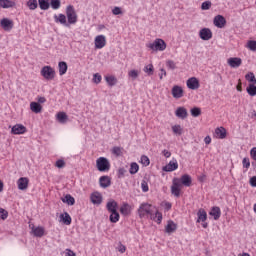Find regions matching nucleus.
<instances>
[{
	"label": "nucleus",
	"instance_id": "nucleus-34",
	"mask_svg": "<svg viewBox=\"0 0 256 256\" xmlns=\"http://www.w3.org/2000/svg\"><path fill=\"white\" fill-rule=\"evenodd\" d=\"M60 219H62L64 225H71V215L69 213L61 214Z\"/></svg>",
	"mask_w": 256,
	"mask_h": 256
},
{
	"label": "nucleus",
	"instance_id": "nucleus-17",
	"mask_svg": "<svg viewBox=\"0 0 256 256\" xmlns=\"http://www.w3.org/2000/svg\"><path fill=\"white\" fill-rule=\"evenodd\" d=\"M118 207H119V204H117V201L115 200H110L106 204V209L109 213H116Z\"/></svg>",
	"mask_w": 256,
	"mask_h": 256
},
{
	"label": "nucleus",
	"instance_id": "nucleus-8",
	"mask_svg": "<svg viewBox=\"0 0 256 256\" xmlns=\"http://www.w3.org/2000/svg\"><path fill=\"white\" fill-rule=\"evenodd\" d=\"M94 43L96 49H103L107 45V39L104 35H98L95 37Z\"/></svg>",
	"mask_w": 256,
	"mask_h": 256
},
{
	"label": "nucleus",
	"instance_id": "nucleus-2",
	"mask_svg": "<svg viewBox=\"0 0 256 256\" xmlns=\"http://www.w3.org/2000/svg\"><path fill=\"white\" fill-rule=\"evenodd\" d=\"M96 166H97L98 171H100V172L109 171V169H111V163L105 157L98 158L96 160Z\"/></svg>",
	"mask_w": 256,
	"mask_h": 256
},
{
	"label": "nucleus",
	"instance_id": "nucleus-22",
	"mask_svg": "<svg viewBox=\"0 0 256 256\" xmlns=\"http://www.w3.org/2000/svg\"><path fill=\"white\" fill-rule=\"evenodd\" d=\"M192 179L189 174H184L180 178V185H184V187H191Z\"/></svg>",
	"mask_w": 256,
	"mask_h": 256
},
{
	"label": "nucleus",
	"instance_id": "nucleus-57",
	"mask_svg": "<svg viewBox=\"0 0 256 256\" xmlns=\"http://www.w3.org/2000/svg\"><path fill=\"white\" fill-rule=\"evenodd\" d=\"M112 13L113 15H123V10H121V7L116 6L112 9Z\"/></svg>",
	"mask_w": 256,
	"mask_h": 256
},
{
	"label": "nucleus",
	"instance_id": "nucleus-6",
	"mask_svg": "<svg viewBox=\"0 0 256 256\" xmlns=\"http://www.w3.org/2000/svg\"><path fill=\"white\" fill-rule=\"evenodd\" d=\"M171 193L174 197L181 196V180H179V178H174L172 180Z\"/></svg>",
	"mask_w": 256,
	"mask_h": 256
},
{
	"label": "nucleus",
	"instance_id": "nucleus-16",
	"mask_svg": "<svg viewBox=\"0 0 256 256\" xmlns=\"http://www.w3.org/2000/svg\"><path fill=\"white\" fill-rule=\"evenodd\" d=\"M172 97H174V99H181V97H183V88L179 85L173 86Z\"/></svg>",
	"mask_w": 256,
	"mask_h": 256
},
{
	"label": "nucleus",
	"instance_id": "nucleus-59",
	"mask_svg": "<svg viewBox=\"0 0 256 256\" xmlns=\"http://www.w3.org/2000/svg\"><path fill=\"white\" fill-rule=\"evenodd\" d=\"M125 173H127V170L125 168L118 169V177L121 179V177H125Z\"/></svg>",
	"mask_w": 256,
	"mask_h": 256
},
{
	"label": "nucleus",
	"instance_id": "nucleus-56",
	"mask_svg": "<svg viewBox=\"0 0 256 256\" xmlns=\"http://www.w3.org/2000/svg\"><path fill=\"white\" fill-rule=\"evenodd\" d=\"M166 65H167L168 69H171L172 71L177 68V66L175 65V62L173 60H168L166 62Z\"/></svg>",
	"mask_w": 256,
	"mask_h": 256
},
{
	"label": "nucleus",
	"instance_id": "nucleus-32",
	"mask_svg": "<svg viewBox=\"0 0 256 256\" xmlns=\"http://www.w3.org/2000/svg\"><path fill=\"white\" fill-rule=\"evenodd\" d=\"M38 5L42 11H47L51 7L49 0H38Z\"/></svg>",
	"mask_w": 256,
	"mask_h": 256
},
{
	"label": "nucleus",
	"instance_id": "nucleus-4",
	"mask_svg": "<svg viewBox=\"0 0 256 256\" xmlns=\"http://www.w3.org/2000/svg\"><path fill=\"white\" fill-rule=\"evenodd\" d=\"M138 215L141 219H143V217H147V215H150L151 217L153 215V211L151 210V205L148 203L141 204L138 209Z\"/></svg>",
	"mask_w": 256,
	"mask_h": 256
},
{
	"label": "nucleus",
	"instance_id": "nucleus-62",
	"mask_svg": "<svg viewBox=\"0 0 256 256\" xmlns=\"http://www.w3.org/2000/svg\"><path fill=\"white\" fill-rule=\"evenodd\" d=\"M162 155H164L166 159H169V157H171V152L169 150H163Z\"/></svg>",
	"mask_w": 256,
	"mask_h": 256
},
{
	"label": "nucleus",
	"instance_id": "nucleus-24",
	"mask_svg": "<svg viewBox=\"0 0 256 256\" xmlns=\"http://www.w3.org/2000/svg\"><path fill=\"white\" fill-rule=\"evenodd\" d=\"M56 23H61V25H65V27H69V24L67 23V16L64 14H59L58 16H54Z\"/></svg>",
	"mask_w": 256,
	"mask_h": 256
},
{
	"label": "nucleus",
	"instance_id": "nucleus-23",
	"mask_svg": "<svg viewBox=\"0 0 256 256\" xmlns=\"http://www.w3.org/2000/svg\"><path fill=\"white\" fill-rule=\"evenodd\" d=\"M215 135L217 139H225L227 137V130L224 127H218L215 129Z\"/></svg>",
	"mask_w": 256,
	"mask_h": 256
},
{
	"label": "nucleus",
	"instance_id": "nucleus-37",
	"mask_svg": "<svg viewBox=\"0 0 256 256\" xmlns=\"http://www.w3.org/2000/svg\"><path fill=\"white\" fill-rule=\"evenodd\" d=\"M246 91L250 97H255L256 95V86L255 84H249L248 87L246 88Z\"/></svg>",
	"mask_w": 256,
	"mask_h": 256
},
{
	"label": "nucleus",
	"instance_id": "nucleus-53",
	"mask_svg": "<svg viewBox=\"0 0 256 256\" xmlns=\"http://www.w3.org/2000/svg\"><path fill=\"white\" fill-rule=\"evenodd\" d=\"M103 78L101 77V74L96 73L93 75V82L96 83V85H99V83H101V80Z\"/></svg>",
	"mask_w": 256,
	"mask_h": 256
},
{
	"label": "nucleus",
	"instance_id": "nucleus-58",
	"mask_svg": "<svg viewBox=\"0 0 256 256\" xmlns=\"http://www.w3.org/2000/svg\"><path fill=\"white\" fill-rule=\"evenodd\" d=\"M56 167H58V169H63V167H65V161L64 160H57L56 161Z\"/></svg>",
	"mask_w": 256,
	"mask_h": 256
},
{
	"label": "nucleus",
	"instance_id": "nucleus-20",
	"mask_svg": "<svg viewBox=\"0 0 256 256\" xmlns=\"http://www.w3.org/2000/svg\"><path fill=\"white\" fill-rule=\"evenodd\" d=\"M31 231L34 237H43L45 235V228L41 226H38V227L32 226Z\"/></svg>",
	"mask_w": 256,
	"mask_h": 256
},
{
	"label": "nucleus",
	"instance_id": "nucleus-25",
	"mask_svg": "<svg viewBox=\"0 0 256 256\" xmlns=\"http://www.w3.org/2000/svg\"><path fill=\"white\" fill-rule=\"evenodd\" d=\"M15 5V1L0 0V7H2V9H11L12 7H15Z\"/></svg>",
	"mask_w": 256,
	"mask_h": 256
},
{
	"label": "nucleus",
	"instance_id": "nucleus-14",
	"mask_svg": "<svg viewBox=\"0 0 256 256\" xmlns=\"http://www.w3.org/2000/svg\"><path fill=\"white\" fill-rule=\"evenodd\" d=\"M93 205H101L103 203V196L99 192H94L90 196Z\"/></svg>",
	"mask_w": 256,
	"mask_h": 256
},
{
	"label": "nucleus",
	"instance_id": "nucleus-39",
	"mask_svg": "<svg viewBox=\"0 0 256 256\" xmlns=\"http://www.w3.org/2000/svg\"><path fill=\"white\" fill-rule=\"evenodd\" d=\"M139 171V164L136 162L131 163L129 173L130 175H135Z\"/></svg>",
	"mask_w": 256,
	"mask_h": 256
},
{
	"label": "nucleus",
	"instance_id": "nucleus-51",
	"mask_svg": "<svg viewBox=\"0 0 256 256\" xmlns=\"http://www.w3.org/2000/svg\"><path fill=\"white\" fill-rule=\"evenodd\" d=\"M202 11H209L211 9V1H205L201 5Z\"/></svg>",
	"mask_w": 256,
	"mask_h": 256
},
{
	"label": "nucleus",
	"instance_id": "nucleus-5",
	"mask_svg": "<svg viewBox=\"0 0 256 256\" xmlns=\"http://www.w3.org/2000/svg\"><path fill=\"white\" fill-rule=\"evenodd\" d=\"M41 75L44 79H47V81H53V79H55V70L51 66H44L41 69Z\"/></svg>",
	"mask_w": 256,
	"mask_h": 256
},
{
	"label": "nucleus",
	"instance_id": "nucleus-33",
	"mask_svg": "<svg viewBox=\"0 0 256 256\" xmlns=\"http://www.w3.org/2000/svg\"><path fill=\"white\" fill-rule=\"evenodd\" d=\"M62 203H67V205H75V198L71 194H67L62 198Z\"/></svg>",
	"mask_w": 256,
	"mask_h": 256
},
{
	"label": "nucleus",
	"instance_id": "nucleus-9",
	"mask_svg": "<svg viewBox=\"0 0 256 256\" xmlns=\"http://www.w3.org/2000/svg\"><path fill=\"white\" fill-rule=\"evenodd\" d=\"M12 135H23L27 133V128L23 124H16L11 129Z\"/></svg>",
	"mask_w": 256,
	"mask_h": 256
},
{
	"label": "nucleus",
	"instance_id": "nucleus-48",
	"mask_svg": "<svg viewBox=\"0 0 256 256\" xmlns=\"http://www.w3.org/2000/svg\"><path fill=\"white\" fill-rule=\"evenodd\" d=\"M247 47L250 51H256V41L255 40H249L247 42Z\"/></svg>",
	"mask_w": 256,
	"mask_h": 256
},
{
	"label": "nucleus",
	"instance_id": "nucleus-47",
	"mask_svg": "<svg viewBox=\"0 0 256 256\" xmlns=\"http://www.w3.org/2000/svg\"><path fill=\"white\" fill-rule=\"evenodd\" d=\"M151 219H157L156 222L160 224L161 221L163 220V214H161V212L159 211H156L155 216L152 215Z\"/></svg>",
	"mask_w": 256,
	"mask_h": 256
},
{
	"label": "nucleus",
	"instance_id": "nucleus-63",
	"mask_svg": "<svg viewBox=\"0 0 256 256\" xmlns=\"http://www.w3.org/2000/svg\"><path fill=\"white\" fill-rule=\"evenodd\" d=\"M251 187H256V176L250 178Z\"/></svg>",
	"mask_w": 256,
	"mask_h": 256
},
{
	"label": "nucleus",
	"instance_id": "nucleus-26",
	"mask_svg": "<svg viewBox=\"0 0 256 256\" xmlns=\"http://www.w3.org/2000/svg\"><path fill=\"white\" fill-rule=\"evenodd\" d=\"M209 215H211V217H214V220L217 221L219 217H221V208L217 206L212 207Z\"/></svg>",
	"mask_w": 256,
	"mask_h": 256
},
{
	"label": "nucleus",
	"instance_id": "nucleus-7",
	"mask_svg": "<svg viewBox=\"0 0 256 256\" xmlns=\"http://www.w3.org/2000/svg\"><path fill=\"white\" fill-rule=\"evenodd\" d=\"M199 37L202 41H209L213 38V32L209 28H202L199 32Z\"/></svg>",
	"mask_w": 256,
	"mask_h": 256
},
{
	"label": "nucleus",
	"instance_id": "nucleus-35",
	"mask_svg": "<svg viewBox=\"0 0 256 256\" xmlns=\"http://www.w3.org/2000/svg\"><path fill=\"white\" fill-rule=\"evenodd\" d=\"M105 81L109 85V87H115V85H117V79L115 78V76H106Z\"/></svg>",
	"mask_w": 256,
	"mask_h": 256
},
{
	"label": "nucleus",
	"instance_id": "nucleus-27",
	"mask_svg": "<svg viewBox=\"0 0 256 256\" xmlns=\"http://www.w3.org/2000/svg\"><path fill=\"white\" fill-rule=\"evenodd\" d=\"M165 229L166 233H175V231H177V224H175V222L172 220H169Z\"/></svg>",
	"mask_w": 256,
	"mask_h": 256
},
{
	"label": "nucleus",
	"instance_id": "nucleus-1",
	"mask_svg": "<svg viewBox=\"0 0 256 256\" xmlns=\"http://www.w3.org/2000/svg\"><path fill=\"white\" fill-rule=\"evenodd\" d=\"M147 47L152 51H165V49H167V43H165L163 39L157 38L154 42L147 44Z\"/></svg>",
	"mask_w": 256,
	"mask_h": 256
},
{
	"label": "nucleus",
	"instance_id": "nucleus-40",
	"mask_svg": "<svg viewBox=\"0 0 256 256\" xmlns=\"http://www.w3.org/2000/svg\"><path fill=\"white\" fill-rule=\"evenodd\" d=\"M120 217L121 216L119 215V212H112L110 214L109 219H110L111 223H117L119 221Z\"/></svg>",
	"mask_w": 256,
	"mask_h": 256
},
{
	"label": "nucleus",
	"instance_id": "nucleus-41",
	"mask_svg": "<svg viewBox=\"0 0 256 256\" xmlns=\"http://www.w3.org/2000/svg\"><path fill=\"white\" fill-rule=\"evenodd\" d=\"M172 131L174 135H183V128L181 125L172 126Z\"/></svg>",
	"mask_w": 256,
	"mask_h": 256
},
{
	"label": "nucleus",
	"instance_id": "nucleus-43",
	"mask_svg": "<svg viewBox=\"0 0 256 256\" xmlns=\"http://www.w3.org/2000/svg\"><path fill=\"white\" fill-rule=\"evenodd\" d=\"M245 79H247L249 83H252L251 85H256V78L253 72L246 74Z\"/></svg>",
	"mask_w": 256,
	"mask_h": 256
},
{
	"label": "nucleus",
	"instance_id": "nucleus-15",
	"mask_svg": "<svg viewBox=\"0 0 256 256\" xmlns=\"http://www.w3.org/2000/svg\"><path fill=\"white\" fill-rule=\"evenodd\" d=\"M17 185H18V189L20 191H25V189H27V187H29V178L27 177H21L18 181H17Z\"/></svg>",
	"mask_w": 256,
	"mask_h": 256
},
{
	"label": "nucleus",
	"instance_id": "nucleus-12",
	"mask_svg": "<svg viewBox=\"0 0 256 256\" xmlns=\"http://www.w3.org/2000/svg\"><path fill=\"white\" fill-rule=\"evenodd\" d=\"M177 169H179V164L177 163L176 159H173L163 167V171H166L167 173H171V171H177Z\"/></svg>",
	"mask_w": 256,
	"mask_h": 256
},
{
	"label": "nucleus",
	"instance_id": "nucleus-42",
	"mask_svg": "<svg viewBox=\"0 0 256 256\" xmlns=\"http://www.w3.org/2000/svg\"><path fill=\"white\" fill-rule=\"evenodd\" d=\"M144 73H147V75H153L155 68L153 67V64H148L143 69Z\"/></svg>",
	"mask_w": 256,
	"mask_h": 256
},
{
	"label": "nucleus",
	"instance_id": "nucleus-31",
	"mask_svg": "<svg viewBox=\"0 0 256 256\" xmlns=\"http://www.w3.org/2000/svg\"><path fill=\"white\" fill-rule=\"evenodd\" d=\"M56 118L59 121V123H67V121H69V116H67L65 112H59L56 115Z\"/></svg>",
	"mask_w": 256,
	"mask_h": 256
},
{
	"label": "nucleus",
	"instance_id": "nucleus-46",
	"mask_svg": "<svg viewBox=\"0 0 256 256\" xmlns=\"http://www.w3.org/2000/svg\"><path fill=\"white\" fill-rule=\"evenodd\" d=\"M192 117H199L201 115V108L194 107L190 110Z\"/></svg>",
	"mask_w": 256,
	"mask_h": 256
},
{
	"label": "nucleus",
	"instance_id": "nucleus-55",
	"mask_svg": "<svg viewBox=\"0 0 256 256\" xmlns=\"http://www.w3.org/2000/svg\"><path fill=\"white\" fill-rule=\"evenodd\" d=\"M242 165L245 169H249V167H251V161L249 158H243Z\"/></svg>",
	"mask_w": 256,
	"mask_h": 256
},
{
	"label": "nucleus",
	"instance_id": "nucleus-45",
	"mask_svg": "<svg viewBox=\"0 0 256 256\" xmlns=\"http://www.w3.org/2000/svg\"><path fill=\"white\" fill-rule=\"evenodd\" d=\"M128 76L132 78V81H135L139 77V70H131L128 72Z\"/></svg>",
	"mask_w": 256,
	"mask_h": 256
},
{
	"label": "nucleus",
	"instance_id": "nucleus-11",
	"mask_svg": "<svg viewBox=\"0 0 256 256\" xmlns=\"http://www.w3.org/2000/svg\"><path fill=\"white\" fill-rule=\"evenodd\" d=\"M213 23L215 27H218V29H223V27H225L227 24V20H225V17L217 15L214 17Z\"/></svg>",
	"mask_w": 256,
	"mask_h": 256
},
{
	"label": "nucleus",
	"instance_id": "nucleus-64",
	"mask_svg": "<svg viewBox=\"0 0 256 256\" xmlns=\"http://www.w3.org/2000/svg\"><path fill=\"white\" fill-rule=\"evenodd\" d=\"M65 256H77L71 249H66Z\"/></svg>",
	"mask_w": 256,
	"mask_h": 256
},
{
	"label": "nucleus",
	"instance_id": "nucleus-13",
	"mask_svg": "<svg viewBox=\"0 0 256 256\" xmlns=\"http://www.w3.org/2000/svg\"><path fill=\"white\" fill-rule=\"evenodd\" d=\"M227 63L230 67H232V69H237L241 67L243 60H241L239 57H232L228 59Z\"/></svg>",
	"mask_w": 256,
	"mask_h": 256
},
{
	"label": "nucleus",
	"instance_id": "nucleus-19",
	"mask_svg": "<svg viewBox=\"0 0 256 256\" xmlns=\"http://www.w3.org/2000/svg\"><path fill=\"white\" fill-rule=\"evenodd\" d=\"M0 24L4 31H11L13 29V22L7 18L2 19Z\"/></svg>",
	"mask_w": 256,
	"mask_h": 256
},
{
	"label": "nucleus",
	"instance_id": "nucleus-54",
	"mask_svg": "<svg viewBox=\"0 0 256 256\" xmlns=\"http://www.w3.org/2000/svg\"><path fill=\"white\" fill-rule=\"evenodd\" d=\"M112 153H113V155H116V157H120V155L122 153L121 147H117V146L113 147Z\"/></svg>",
	"mask_w": 256,
	"mask_h": 256
},
{
	"label": "nucleus",
	"instance_id": "nucleus-10",
	"mask_svg": "<svg viewBox=\"0 0 256 256\" xmlns=\"http://www.w3.org/2000/svg\"><path fill=\"white\" fill-rule=\"evenodd\" d=\"M186 85L188 89H192V91H195L200 87L199 80L195 77L189 78L186 82Z\"/></svg>",
	"mask_w": 256,
	"mask_h": 256
},
{
	"label": "nucleus",
	"instance_id": "nucleus-60",
	"mask_svg": "<svg viewBox=\"0 0 256 256\" xmlns=\"http://www.w3.org/2000/svg\"><path fill=\"white\" fill-rule=\"evenodd\" d=\"M118 251L119 253H125V251H127V247H125V245L120 243L118 246Z\"/></svg>",
	"mask_w": 256,
	"mask_h": 256
},
{
	"label": "nucleus",
	"instance_id": "nucleus-29",
	"mask_svg": "<svg viewBox=\"0 0 256 256\" xmlns=\"http://www.w3.org/2000/svg\"><path fill=\"white\" fill-rule=\"evenodd\" d=\"M58 69H59V75H61V76L65 75V73H67V69H68L67 62H64V61L59 62Z\"/></svg>",
	"mask_w": 256,
	"mask_h": 256
},
{
	"label": "nucleus",
	"instance_id": "nucleus-52",
	"mask_svg": "<svg viewBox=\"0 0 256 256\" xmlns=\"http://www.w3.org/2000/svg\"><path fill=\"white\" fill-rule=\"evenodd\" d=\"M7 217H9V212H7V210H5L3 208H0V219L5 221V219H7Z\"/></svg>",
	"mask_w": 256,
	"mask_h": 256
},
{
	"label": "nucleus",
	"instance_id": "nucleus-38",
	"mask_svg": "<svg viewBox=\"0 0 256 256\" xmlns=\"http://www.w3.org/2000/svg\"><path fill=\"white\" fill-rule=\"evenodd\" d=\"M121 215L127 216L131 213V209L129 207V204H123L120 208Z\"/></svg>",
	"mask_w": 256,
	"mask_h": 256
},
{
	"label": "nucleus",
	"instance_id": "nucleus-61",
	"mask_svg": "<svg viewBox=\"0 0 256 256\" xmlns=\"http://www.w3.org/2000/svg\"><path fill=\"white\" fill-rule=\"evenodd\" d=\"M250 155L254 161H256V147L252 148L250 151Z\"/></svg>",
	"mask_w": 256,
	"mask_h": 256
},
{
	"label": "nucleus",
	"instance_id": "nucleus-21",
	"mask_svg": "<svg viewBox=\"0 0 256 256\" xmlns=\"http://www.w3.org/2000/svg\"><path fill=\"white\" fill-rule=\"evenodd\" d=\"M100 187L103 189H107V187H111V178L109 176H102L99 179Z\"/></svg>",
	"mask_w": 256,
	"mask_h": 256
},
{
	"label": "nucleus",
	"instance_id": "nucleus-30",
	"mask_svg": "<svg viewBox=\"0 0 256 256\" xmlns=\"http://www.w3.org/2000/svg\"><path fill=\"white\" fill-rule=\"evenodd\" d=\"M30 109L31 111H33V113H41V110L43 109V107L41 106V104L37 102H31Z\"/></svg>",
	"mask_w": 256,
	"mask_h": 256
},
{
	"label": "nucleus",
	"instance_id": "nucleus-44",
	"mask_svg": "<svg viewBox=\"0 0 256 256\" xmlns=\"http://www.w3.org/2000/svg\"><path fill=\"white\" fill-rule=\"evenodd\" d=\"M50 6L54 10L60 9V7H61V0H51L50 1Z\"/></svg>",
	"mask_w": 256,
	"mask_h": 256
},
{
	"label": "nucleus",
	"instance_id": "nucleus-18",
	"mask_svg": "<svg viewBox=\"0 0 256 256\" xmlns=\"http://www.w3.org/2000/svg\"><path fill=\"white\" fill-rule=\"evenodd\" d=\"M175 115L178 117V119H187L189 114L187 113V109L185 107H178L175 111Z\"/></svg>",
	"mask_w": 256,
	"mask_h": 256
},
{
	"label": "nucleus",
	"instance_id": "nucleus-50",
	"mask_svg": "<svg viewBox=\"0 0 256 256\" xmlns=\"http://www.w3.org/2000/svg\"><path fill=\"white\" fill-rule=\"evenodd\" d=\"M141 189L143 193H147L149 191V184L147 183V180L143 179L141 182Z\"/></svg>",
	"mask_w": 256,
	"mask_h": 256
},
{
	"label": "nucleus",
	"instance_id": "nucleus-49",
	"mask_svg": "<svg viewBox=\"0 0 256 256\" xmlns=\"http://www.w3.org/2000/svg\"><path fill=\"white\" fill-rule=\"evenodd\" d=\"M140 163H142V165H144V167H148V165L151 163V161L149 160V157L143 155V156H141Z\"/></svg>",
	"mask_w": 256,
	"mask_h": 256
},
{
	"label": "nucleus",
	"instance_id": "nucleus-3",
	"mask_svg": "<svg viewBox=\"0 0 256 256\" xmlns=\"http://www.w3.org/2000/svg\"><path fill=\"white\" fill-rule=\"evenodd\" d=\"M66 17L70 25H75V23H77V12L75 11V7H73V5L67 6Z\"/></svg>",
	"mask_w": 256,
	"mask_h": 256
},
{
	"label": "nucleus",
	"instance_id": "nucleus-28",
	"mask_svg": "<svg viewBox=\"0 0 256 256\" xmlns=\"http://www.w3.org/2000/svg\"><path fill=\"white\" fill-rule=\"evenodd\" d=\"M197 223H205L207 221V212L204 209H200L197 213Z\"/></svg>",
	"mask_w": 256,
	"mask_h": 256
},
{
	"label": "nucleus",
	"instance_id": "nucleus-36",
	"mask_svg": "<svg viewBox=\"0 0 256 256\" xmlns=\"http://www.w3.org/2000/svg\"><path fill=\"white\" fill-rule=\"evenodd\" d=\"M26 5L30 9V11H35V9L39 7V3L37 2V0H28Z\"/></svg>",
	"mask_w": 256,
	"mask_h": 256
}]
</instances>
